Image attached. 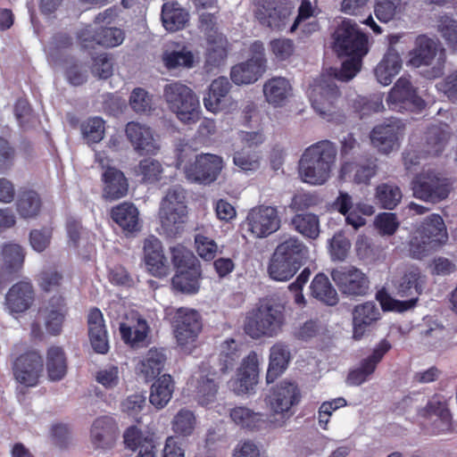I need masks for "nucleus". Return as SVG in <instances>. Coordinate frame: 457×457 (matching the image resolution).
I'll return each mask as SVG.
<instances>
[{
	"mask_svg": "<svg viewBox=\"0 0 457 457\" xmlns=\"http://www.w3.org/2000/svg\"><path fill=\"white\" fill-rule=\"evenodd\" d=\"M126 135L138 153L154 154L159 150L158 140L152 129L144 124L129 122L126 126Z\"/></svg>",
	"mask_w": 457,
	"mask_h": 457,
	"instance_id": "29",
	"label": "nucleus"
},
{
	"mask_svg": "<svg viewBox=\"0 0 457 457\" xmlns=\"http://www.w3.org/2000/svg\"><path fill=\"white\" fill-rule=\"evenodd\" d=\"M426 286V278L418 268H408L394 280L395 294L404 300L393 298L385 291L377 294V300L384 311L403 312L414 308Z\"/></svg>",
	"mask_w": 457,
	"mask_h": 457,
	"instance_id": "4",
	"label": "nucleus"
},
{
	"mask_svg": "<svg viewBox=\"0 0 457 457\" xmlns=\"http://www.w3.org/2000/svg\"><path fill=\"white\" fill-rule=\"evenodd\" d=\"M374 226L381 236L394 235L400 226L395 213L382 212L376 216Z\"/></svg>",
	"mask_w": 457,
	"mask_h": 457,
	"instance_id": "61",
	"label": "nucleus"
},
{
	"mask_svg": "<svg viewBox=\"0 0 457 457\" xmlns=\"http://www.w3.org/2000/svg\"><path fill=\"white\" fill-rule=\"evenodd\" d=\"M208 41L206 62L212 66H219L227 57V42L220 35H216L213 39L209 35Z\"/></svg>",
	"mask_w": 457,
	"mask_h": 457,
	"instance_id": "54",
	"label": "nucleus"
},
{
	"mask_svg": "<svg viewBox=\"0 0 457 457\" xmlns=\"http://www.w3.org/2000/svg\"><path fill=\"white\" fill-rule=\"evenodd\" d=\"M173 264L177 273L172 278V287L186 294H195L199 287L200 267L191 251L181 245L170 248Z\"/></svg>",
	"mask_w": 457,
	"mask_h": 457,
	"instance_id": "11",
	"label": "nucleus"
},
{
	"mask_svg": "<svg viewBox=\"0 0 457 457\" xmlns=\"http://www.w3.org/2000/svg\"><path fill=\"white\" fill-rule=\"evenodd\" d=\"M3 258L6 269H18L21 266L24 260L22 248L16 244L5 245L3 248Z\"/></svg>",
	"mask_w": 457,
	"mask_h": 457,
	"instance_id": "64",
	"label": "nucleus"
},
{
	"mask_svg": "<svg viewBox=\"0 0 457 457\" xmlns=\"http://www.w3.org/2000/svg\"><path fill=\"white\" fill-rule=\"evenodd\" d=\"M451 137L446 124L432 125L425 133L422 154L428 157H437L446 148Z\"/></svg>",
	"mask_w": 457,
	"mask_h": 457,
	"instance_id": "32",
	"label": "nucleus"
},
{
	"mask_svg": "<svg viewBox=\"0 0 457 457\" xmlns=\"http://www.w3.org/2000/svg\"><path fill=\"white\" fill-rule=\"evenodd\" d=\"M218 386L216 383L215 373H211L204 377L200 375L197 378L196 398L201 405H209L216 398Z\"/></svg>",
	"mask_w": 457,
	"mask_h": 457,
	"instance_id": "49",
	"label": "nucleus"
},
{
	"mask_svg": "<svg viewBox=\"0 0 457 457\" xmlns=\"http://www.w3.org/2000/svg\"><path fill=\"white\" fill-rule=\"evenodd\" d=\"M446 62L445 51L426 35L416 37L414 47L408 54L407 65L419 68L427 67L424 76L429 79H436L444 73Z\"/></svg>",
	"mask_w": 457,
	"mask_h": 457,
	"instance_id": "8",
	"label": "nucleus"
},
{
	"mask_svg": "<svg viewBox=\"0 0 457 457\" xmlns=\"http://www.w3.org/2000/svg\"><path fill=\"white\" fill-rule=\"evenodd\" d=\"M173 328L179 345L190 351L202 330L201 317L193 309L179 308L173 317Z\"/></svg>",
	"mask_w": 457,
	"mask_h": 457,
	"instance_id": "16",
	"label": "nucleus"
},
{
	"mask_svg": "<svg viewBox=\"0 0 457 457\" xmlns=\"http://www.w3.org/2000/svg\"><path fill=\"white\" fill-rule=\"evenodd\" d=\"M167 109L183 125L191 126L201 120L200 100L192 88L181 82H171L163 87Z\"/></svg>",
	"mask_w": 457,
	"mask_h": 457,
	"instance_id": "5",
	"label": "nucleus"
},
{
	"mask_svg": "<svg viewBox=\"0 0 457 457\" xmlns=\"http://www.w3.org/2000/svg\"><path fill=\"white\" fill-rule=\"evenodd\" d=\"M419 415L424 419L422 425L432 434L457 432V425L452 423L449 410L438 400L428 401L425 407L419 410Z\"/></svg>",
	"mask_w": 457,
	"mask_h": 457,
	"instance_id": "21",
	"label": "nucleus"
},
{
	"mask_svg": "<svg viewBox=\"0 0 457 457\" xmlns=\"http://www.w3.org/2000/svg\"><path fill=\"white\" fill-rule=\"evenodd\" d=\"M104 182V195L105 198L116 200L126 195L128 182L124 174L115 169L108 168L103 174Z\"/></svg>",
	"mask_w": 457,
	"mask_h": 457,
	"instance_id": "43",
	"label": "nucleus"
},
{
	"mask_svg": "<svg viewBox=\"0 0 457 457\" xmlns=\"http://www.w3.org/2000/svg\"><path fill=\"white\" fill-rule=\"evenodd\" d=\"M280 223V217L276 207L258 205L249 210L242 223V228L253 238H265L278 231Z\"/></svg>",
	"mask_w": 457,
	"mask_h": 457,
	"instance_id": "13",
	"label": "nucleus"
},
{
	"mask_svg": "<svg viewBox=\"0 0 457 457\" xmlns=\"http://www.w3.org/2000/svg\"><path fill=\"white\" fill-rule=\"evenodd\" d=\"M437 31L450 48L457 50V20L448 15L441 16Z\"/></svg>",
	"mask_w": 457,
	"mask_h": 457,
	"instance_id": "55",
	"label": "nucleus"
},
{
	"mask_svg": "<svg viewBox=\"0 0 457 457\" xmlns=\"http://www.w3.org/2000/svg\"><path fill=\"white\" fill-rule=\"evenodd\" d=\"M402 68L403 60L398 51L395 48H387L383 58L377 64L374 73L379 84L388 86Z\"/></svg>",
	"mask_w": 457,
	"mask_h": 457,
	"instance_id": "33",
	"label": "nucleus"
},
{
	"mask_svg": "<svg viewBox=\"0 0 457 457\" xmlns=\"http://www.w3.org/2000/svg\"><path fill=\"white\" fill-rule=\"evenodd\" d=\"M174 381L170 375L159 377L151 386L149 402L156 409L164 408L170 401L174 392Z\"/></svg>",
	"mask_w": 457,
	"mask_h": 457,
	"instance_id": "41",
	"label": "nucleus"
},
{
	"mask_svg": "<svg viewBox=\"0 0 457 457\" xmlns=\"http://www.w3.org/2000/svg\"><path fill=\"white\" fill-rule=\"evenodd\" d=\"M386 101L389 109L396 112H420L426 106L425 101L418 96L416 88L405 76L397 79Z\"/></svg>",
	"mask_w": 457,
	"mask_h": 457,
	"instance_id": "18",
	"label": "nucleus"
},
{
	"mask_svg": "<svg viewBox=\"0 0 457 457\" xmlns=\"http://www.w3.org/2000/svg\"><path fill=\"white\" fill-rule=\"evenodd\" d=\"M311 294L319 301L333 306L338 302V295L324 274L315 276L311 283Z\"/></svg>",
	"mask_w": 457,
	"mask_h": 457,
	"instance_id": "45",
	"label": "nucleus"
},
{
	"mask_svg": "<svg viewBox=\"0 0 457 457\" xmlns=\"http://www.w3.org/2000/svg\"><path fill=\"white\" fill-rule=\"evenodd\" d=\"M447 238L446 228L438 214L428 216L414 230L409 243V251L413 258L421 259Z\"/></svg>",
	"mask_w": 457,
	"mask_h": 457,
	"instance_id": "9",
	"label": "nucleus"
},
{
	"mask_svg": "<svg viewBox=\"0 0 457 457\" xmlns=\"http://www.w3.org/2000/svg\"><path fill=\"white\" fill-rule=\"evenodd\" d=\"M35 297L36 293L29 281L17 282L5 295L4 308L10 315L17 317L31 308Z\"/></svg>",
	"mask_w": 457,
	"mask_h": 457,
	"instance_id": "24",
	"label": "nucleus"
},
{
	"mask_svg": "<svg viewBox=\"0 0 457 457\" xmlns=\"http://www.w3.org/2000/svg\"><path fill=\"white\" fill-rule=\"evenodd\" d=\"M405 126L399 120H390L387 123L376 126L370 134L372 145L384 154L397 150L404 135Z\"/></svg>",
	"mask_w": 457,
	"mask_h": 457,
	"instance_id": "22",
	"label": "nucleus"
},
{
	"mask_svg": "<svg viewBox=\"0 0 457 457\" xmlns=\"http://www.w3.org/2000/svg\"><path fill=\"white\" fill-rule=\"evenodd\" d=\"M43 370V359L37 352L21 354L14 361L12 365L15 381L25 387L37 386L42 377Z\"/></svg>",
	"mask_w": 457,
	"mask_h": 457,
	"instance_id": "20",
	"label": "nucleus"
},
{
	"mask_svg": "<svg viewBox=\"0 0 457 457\" xmlns=\"http://www.w3.org/2000/svg\"><path fill=\"white\" fill-rule=\"evenodd\" d=\"M41 201L34 191L23 192L17 202V211L25 219L35 217L40 211Z\"/></svg>",
	"mask_w": 457,
	"mask_h": 457,
	"instance_id": "52",
	"label": "nucleus"
},
{
	"mask_svg": "<svg viewBox=\"0 0 457 457\" xmlns=\"http://www.w3.org/2000/svg\"><path fill=\"white\" fill-rule=\"evenodd\" d=\"M165 361L166 356L162 350L152 348L138 361L136 369L145 380H150L160 374Z\"/></svg>",
	"mask_w": 457,
	"mask_h": 457,
	"instance_id": "42",
	"label": "nucleus"
},
{
	"mask_svg": "<svg viewBox=\"0 0 457 457\" xmlns=\"http://www.w3.org/2000/svg\"><path fill=\"white\" fill-rule=\"evenodd\" d=\"M299 401V391L297 386L291 382L282 381L272 388L270 393L266 395L265 403L269 409L275 414L281 415L278 420H270V423L274 428L282 427L288 418V411Z\"/></svg>",
	"mask_w": 457,
	"mask_h": 457,
	"instance_id": "15",
	"label": "nucleus"
},
{
	"mask_svg": "<svg viewBox=\"0 0 457 457\" xmlns=\"http://www.w3.org/2000/svg\"><path fill=\"white\" fill-rule=\"evenodd\" d=\"M293 88L290 81L284 77H273L263 84V95L266 101L275 106L281 107L292 96Z\"/></svg>",
	"mask_w": 457,
	"mask_h": 457,
	"instance_id": "34",
	"label": "nucleus"
},
{
	"mask_svg": "<svg viewBox=\"0 0 457 457\" xmlns=\"http://www.w3.org/2000/svg\"><path fill=\"white\" fill-rule=\"evenodd\" d=\"M290 12L291 7L286 6L285 0H259L255 17L262 25L280 29Z\"/></svg>",
	"mask_w": 457,
	"mask_h": 457,
	"instance_id": "25",
	"label": "nucleus"
},
{
	"mask_svg": "<svg viewBox=\"0 0 457 457\" xmlns=\"http://www.w3.org/2000/svg\"><path fill=\"white\" fill-rule=\"evenodd\" d=\"M333 49L339 56L348 57L334 73L337 79L348 81L361 70V59L369 51L368 38L355 22L344 20L333 34Z\"/></svg>",
	"mask_w": 457,
	"mask_h": 457,
	"instance_id": "1",
	"label": "nucleus"
},
{
	"mask_svg": "<svg viewBox=\"0 0 457 457\" xmlns=\"http://www.w3.org/2000/svg\"><path fill=\"white\" fill-rule=\"evenodd\" d=\"M39 314L49 334H60L67 314L64 298L62 295H54L40 308Z\"/></svg>",
	"mask_w": 457,
	"mask_h": 457,
	"instance_id": "28",
	"label": "nucleus"
},
{
	"mask_svg": "<svg viewBox=\"0 0 457 457\" xmlns=\"http://www.w3.org/2000/svg\"><path fill=\"white\" fill-rule=\"evenodd\" d=\"M131 108L137 113H148L153 110L152 96L143 88H135L129 97Z\"/></svg>",
	"mask_w": 457,
	"mask_h": 457,
	"instance_id": "62",
	"label": "nucleus"
},
{
	"mask_svg": "<svg viewBox=\"0 0 457 457\" xmlns=\"http://www.w3.org/2000/svg\"><path fill=\"white\" fill-rule=\"evenodd\" d=\"M257 384L258 381L252 380L249 375L237 370L235 377L229 380L228 386L235 394L241 395L253 393Z\"/></svg>",
	"mask_w": 457,
	"mask_h": 457,
	"instance_id": "63",
	"label": "nucleus"
},
{
	"mask_svg": "<svg viewBox=\"0 0 457 457\" xmlns=\"http://www.w3.org/2000/svg\"><path fill=\"white\" fill-rule=\"evenodd\" d=\"M413 195L420 199L437 203L445 200L451 189V181L434 171L422 172L412 183Z\"/></svg>",
	"mask_w": 457,
	"mask_h": 457,
	"instance_id": "17",
	"label": "nucleus"
},
{
	"mask_svg": "<svg viewBox=\"0 0 457 457\" xmlns=\"http://www.w3.org/2000/svg\"><path fill=\"white\" fill-rule=\"evenodd\" d=\"M162 62L169 71L192 69L199 62V55L187 46L174 44L162 52Z\"/></svg>",
	"mask_w": 457,
	"mask_h": 457,
	"instance_id": "30",
	"label": "nucleus"
},
{
	"mask_svg": "<svg viewBox=\"0 0 457 457\" xmlns=\"http://www.w3.org/2000/svg\"><path fill=\"white\" fill-rule=\"evenodd\" d=\"M189 147L178 154L177 165L182 169L186 179L193 183L210 185L217 180L224 168L220 156L212 154H201L190 157Z\"/></svg>",
	"mask_w": 457,
	"mask_h": 457,
	"instance_id": "6",
	"label": "nucleus"
},
{
	"mask_svg": "<svg viewBox=\"0 0 457 457\" xmlns=\"http://www.w3.org/2000/svg\"><path fill=\"white\" fill-rule=\"evenodd\" d=\"M309 97L312 108L324 120L342 122L344 114L339 106V94L334 79L330 76H321L312 85Z\"/></svg>",
	"mask_w": 457,
	"mask_h": 457,
	"instance_id": "10",
	"label": "nucleus"
},
{
	"mask_svg": "<svg viewBox=\"0 0 457 457\" xmlns=\"http://www.w3.org/2000/svg\"><path fill=\"white\" fill-rule=\"evenodd\" d=\"M187 214V207L184 189L179 187L170 189L162 201L159 212L164 232L169 237L178 234L186 221Z\"/></svg>",
	"mask_w": 457,
	"mask_h": 457,
	"instance_id": "12",
	"label": "nucleus"
},
{
	"mask_svg": "<svg viewBox=\"0 0 457 457\" xmlns=\"http://www.w3.org/2000/svg\"><path fill=\"white\" fill-rule=\"evenodd\" d=\"M335 283L343 294L349 295H362L369 289L367 276L355 267H341L331 272Z\"/></svg>",
	"mask_w": 457,
	"mask_h": 457,
	"instance_id": "23",
	"label": "nucleus"
},
{
	"mask_svg": "<svg viewBox=\"0 0 457 457\" xmlns=\"http://www.w3.org/2000/svg\"><path fill=\"white\" fill-rule=\"evenodd\" d=\"M115 12L112 9H106L95 18V27L87 25L78 33V38L82 47L90 48L95 45L105 48H112L120 46L125 39V32L117 27L109 25L114 21Z\"/></svg>",
	"mask_w": 457,
	"mask_h": 457,
	"instance_id": "7",
	"label": "nucleus"
},
{
	"mask_svg": "<svg viewBox=\"0 0 457 457\" xmlns=\"http://www.w3.org/2000/svg\"><path fill=\"white\" fill-rule=\"evenodd\" d=\"M124 444L127 448L135 451L139 449L142 453L145 450L152 451L155 449L153 435L148 431H142L135 426H131L124 432Z\"/></svg>",
	"mask_w": 457,
	"mask_h": 457,
	"instance_id": "46",
	"label": "nucleus"
},
{
	"mask_svg": "<svg viewBox=\"0 0 457 457\" xmlns=\"http://www.w3.org/2000/svg\"><path fill=\"white\" fill-rule=\"evenodd\" d=\"M292 225L305 237L316 239L320 235V220L315 214H297L292 219Z\"/></svg>",
	"mask_w": 457,
	"mask_h": 457,
	"instance_id": "50",
	"label": "nucleus"
},
{
	"mask_svg": "<svg viewBox=\"0 0 457 457\" xmlns=\"http://www.w3.org/2000/svg\"><path fill=\"white\" fill-rule=\"evenodd\" d=\"M117 436V427L113 419L103 416L96 419L90 428V442L96 449L111 448Z\"/></svg>",
	"mask_w": 457,
	"mask_h": 457,
	"instance_id": "31",
	"label": "nucleus"
},
{
	"mask_svg": "<svg viewBox=\"0 0 457 457\" xmlns=\"http://www.w3.org/2000/svg\"><path fill=\"white\" fill-rule=\"evenodd\" d=\"M403 197L401 189L389 183H384L377 187L375 198L382 208L393 210Z\"/></svg>",
	"mask_w": 457,
	"mask_h": 457,
	"instance_id": "51",
	"label": "nucleus"
},
{
	"mask_svg": "<svg viewBox=\"0 0 457 457\" xmlns=\"http://www.w3.org/2000/svg\"><path fill=\"white\" fill-rule=\"evenodd\" d=\"M111 216L124 231L133 233L140 230L139 212L131 203L124 202L113 207Z\"/></svg>",
	"mask_w": 457,
	"mask_h": 457,
	"instance_id": "37",
	"label": "nucleus"
},
{
	"mask_svg": "<svg viewBox=\"0 0 457 457\" xmlns=\"http://www.w3.org/2000/svg\"><path fill=\"white\" fill-rule=\"evenodd\" d=\"M163 168L160 162L147 158L139 162L137 174L146 183H154L162 179Z\"/></svg>",
	"mask_w": 457,
	"mask_h": 457,
	"instance_id": "57",
	"label": "nucleus"
},
{
	"mask_svg": "<svg viewBox=\"0 0 457 457\" xmlns=\"http://www.w3.org/2000/svg\"><path fill=\"white\" fill-rule=\"evenodd\" d=\"M299 269V266L290 263L284 258L273 253L270 261L268 272L273 280L287 281L294 277Z\"/></svg>",
	"mask_w": 457,
	"mask_h": 457,
	"instance_id": "47",
	"label": "nucleus"
},
{
	"mask_svg": "<svg viewBox=\"0 0 457 457\" xmlns=\"http://www.w3.org/2000/svg\"><path fill=\"white\" fill-rule=\"evenodd\" d=\"M220 371L225 373L231 369L239 357L238 344L232 338L226 339L220 349Z\"/></svg>",
	"mask_w": 457,
	"mask_h": 457,
	"instance_id": "58",
	"label": "nucleus"
},
{
	"mask_svg": "<svg viewBox=\"0 0 457 457\" xmlns=\"http://www.w3.org/2000/svg\"><path fill=\"white\" fill-rule=\"evenodd\" d=\"M80 130L88 144L98 143L104 136V121L99 117L89 118L81 123Z\"/></svg>",
	"mask_w": 457,
	"mask_h": 457,
	"instance_id": "53",
	"label": "nucleus"
},
{
	"mask_svg": "<svg viewBox=\"0 0 457 457\" xmlns=\"http://www.w3.org/2000/svg\"><path fill=\"white\" fill-rule=\"evenodd\" d=\"M337 149L328 141L323 140L307 147L298 165V173L303 183L321 186L331 177L336 165Z\"/></svg>",
	"mask_w": 457,
	"mask_h": 457,
	"instance_id": "3",
	"label": "nucleus"
},
{
	"mask_svg": "<svg viewBox=\"0 0 457 457\" xmlns=\"http://www.w3.org/2000/svg\"><path fill=\"white\" fill-rule=\"evenodd\" d=\"M230 88L231 85L226 77L214 79L203 98L206 111L213 114L234 112L237 108V104L228 96Z\"/></svg>",
	"mask_w": 457,
	"mask_h": 457,
	"instance_id": "19",
	"label": "nucleus"
},
{
	"mask_svg": "<svg viewBox=\"0 0 457 457\" xmlns=\"http://www.w3.org/2000/svg\"><path fill=\"white\" fill-rule=\"evenodd\" d=\"M377 365L368 358L363 359L359 366L353 370L347 378L352 386H360L368 381L376 370Z\"/></svg>",
	"mask_w": 457,
	"mask_h": 457,
	"instance_id": "60",
	"label": "nucleus"
},
{
	"mask_svg": "<svg viewBox=\"0 0 457 457\" xmlns=\"http://www.w3.org/2000/svg\"><path fill=\"white\" fill-rule=\"evenodd\" d=\"M273 253L301 267L308 256V248L296 237L289 236L277 245Z\"/></svg>",
	"mask_w": 457,
	"mask_h": 457,
	"instance_id": "35",
	"label": "nucleus"
},
{
	"mask_svg": "<svg viewBox=\"0 0 457 457\" xmlns=\"http://www.w3.org/2000/svg\"><path fill=\"white\" fill-rule=\"evenodd\" d=\"M286 324L284 304L273 296L259 300L256 305L246 313L244 330L253 339L275 337Z\"/></svg>",
	"mask_w": 457,
	"mask_h": 457,
	"instance_id": "2",
	"label": "nucleus"
},
{
	"mask_svg": "<svg viewBox=\"0 0 457 457\" xmlns=\"http://www.w3.org/2000/svg\"><path fill=\"white\" fill-rule=\"evenodd\" d=\"M353 337L361 339L381 318L379 307L374 302L357 304L352 312Z\"/></svg>",
	"mask_w": 457,
	"mask_h": 457,
	"instance_id": "27",
	"label": "nucleus"
},
{
	"mask_svg": "<svg viewBox=\"0 0 457 457\" xmlns=\"http://www.w3.org/2000/svg\"><path fill=\"white\" fill-rule=\"evenodd\" d=\"M46 367L50 381H60L67 374L68 363L64 351L60 346H50L46 351Z\"/></svg>",
	"mask_w": 457,
	"mask_h": 457,
	"instance_id": "38",
	"label": "nucleus"
},
{
	"mask_svg": "<svg viewBox=\"0 0 457 457\" xmlns=\"http://www.w3.org/2000/svg\"><path fill=\"white\" fill-rule=\"evenodd\" d=\"M403 0H376L375 15L383 22L392 21L402 12Z\"/></svg>",
	"mask_w": 457,
	"mask_h": 457,
	"instance_id": "56",
	"label": "nucleus"
},
{
	"mask_svg": "<svg viewBox=\"0 0 457 457\" xmlns=\"http://www.w3.org/2000/svg\"><path fill=\"white\" fill-rule=\"evenodd\" d=\"M261 156L253 150L237 151L233 156L234 164L243 171H255L260 168Z\"/></svg>",
	"mask_w": 457,
	"mask_h": 457,
	"instance_id": "59",
	"label": "nucleus"
},
{
	"mask_svg": "<svg viewBox=\"0 0 457 457\" xmlns=\"http://www.w3.org/2000/svg\"><path fill=\"white\" fill-rule=\"evenodd\" d=\"M291 360L288 345L277 342L270 349V362L266 375L267 383H272L287 368Z\"/></svg>",
	"mask_w": 457,
	"mask_h": 457,
	"instance_id": "36",
	"label": "nucleus"
},
{
	"mask_svg": "<svg viewBox=\"0 0 457 457\" xmlns=\"http://www.w3.org/2000/svg\"><path fill=\"white\" fill-rule=\"evenodd\" d=\"M144 262L147 271L157 278H162L169 274L170 265L163 253L161 241L150 236L143 244Z\"/></svg>",
	"mask_w": 457,
	"mask_h": 457,
	"instance_id": "26",
	"label": "nucleus"
},
{
	"mask_svg": "<svg viewBox=\"0 0 457 457\" xmlns=\"http://www.w3.org/2000/svg\"><path fill=\"white\" fill-rule=\"evenodd\" d=\"M196 424L197 420L195 413L183 408L174 415L171 420V429L180 436H189L194 433Z\"/></svg>",
	"mask_w": 457,
	"mask_h": 457,
	"instance_id": "48",
	"label": "nucleus"
},
{
	"mask_svg": "<svg viewBox=\"0 0 457 457\" xmlns=\"http://www.w3.org/2000/svg\"><path fill=\"white\" fill-rule=\"evenodd\" d=\"M150 328L145 320L137 317L129 322L121 323L120 332L125 343L132 347L139 346L145 343Z\"/></svg>",
	"mask_w": 457,
	"mask_h": 457,
	"instance_id": "39",
	"label": "nucleus"
},
{
	"mask_svg": "<svg viewBox=\"0 0 457 457\" xmlns=\"http://www.w3.org/2000/svg\"><path fill=\"white\" fill-rule=\"evenodd\" d=\"M229 416L236 425L244 428L261 429L267 426L264 414L255 412L245 406H236L232 408Z\"/></svg>",
	"mask_w": 457,
	"mask_h": 457,
	"instance_id": "44",
	"label": "nucleus"
},
{
	"mask_svg": "<svg viewBox=\"0 0 457 457\" xmlns=\"http://www.w3.org/2000/svg\"><path fill=\"white\" fill-rule=\"evenodd\" d=\"M162 21L166 30L175 32L185 27L188 13L178 2L168 1L162 8Z\"/></svg>",
	"mask_w": 457,
	"mask_h": 457,
	"instance_id": "40",
	"label": "nucleus"
},
{
	"mask_svg": "<svg viewBox=\"0 0 457 457\" xmlns=\"http://www.w3.org/2000/svg\"><path fill=\"white\" fill-rule=\"evenodd\" d=\"M251 57L232 67L231 80L238 86L256 82L266 71L264 46L261 41H254L250 46Z\"/></svg>",
	"mask_w": 457,
	"mask_h": 457,
	"instance_id": "14",
	"label": "nucleus"
}]
</instances>
